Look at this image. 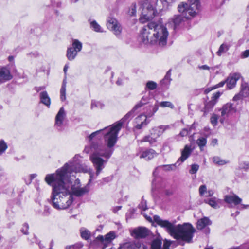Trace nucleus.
<instances>
[{"label":"nucleus","instance_id":"obj_50","mask_svg":"<svg viewBox=\"0 0 249 249\" xmlns=\"http://www.w3.org/2000/svg\"><path fill=\"white\" fill-rule=\"evenodd\" d=\"M29 229V225L27 223H24L23 225V227L21 229V231L24 234L27 235L28 234V230Z\"/></svg>","mask_w":249,"mask_h":249},{"label":"nucleus","instance_id":"obj_12","mask_svg":"<svg viewBox=\"0 0 249 249\" xmlns=\"http://www.w3.org/2000/svg\"><path fill=\"white\" fill-rule=\"evenodd\" d=\"M240 77L241 75L239 73L230 74L225 80L227 88L231 89L235 87L237 81L240 79Z\"/></svg>","mask_w":249,"mask_h":249},{"label":"nucleus","instance_id":"obj_58","mask_svg":"<svg viewBox=\"0 0 249 249\" xmlns=\"http://www.w3.org/2000/svg\"><path fill=\"white\" fill-rule=\"evenodd\" d=\"M199 68L200 69L208 70L210 69V67L209 66H208L207 65H202V66H199Z\"/></svg>","mask_w":249,"mask_h":249},{"label":"nucleus","instance_id":"obj_54","mask_svg":"<svg viewBox=\"0 0 249 249\" xmlns=\"http://www.w3.org/2000/svg\"><path fill=\"white\" fill-rule=\"evenodd\" d=\"M189 130L186 128H184L181 131V132L179 133V135L182 137H184L187 136Z\"/></svg>","mask_w":249,"mask_h":249},{"label":"nucleus","instance_id":"obj_27","mask_svg":"<svg viewBox=\"0 0 249 249\" xmlns=\"http://www.w3.org/2000/svg\"><path fill=\"white\" fill-rule=\"evenodd\" d=\"M181 13H182V15H175L172 18V20L174 24L175 28H176L183 21V16L186 19H188L183 15L182 12Z\"/></svg>","mask_w":249,"mask_h":249},{"label":"nucleus","instance_id":"obj_33","mask_svg":"<svg viewBox=\"0 0 249 249\" xmlns=\"http://www.w3.org/2000/svg\"><path fill=\"white\" fill-rule=\"evenodd\" d=\"M149 100V98L148 96H143L140 102L137 104L134 107V109H138V108L141 107L144 105L146 104Z\"/></svg>","mask_w":249,"mask_h":249},{"label":"nucleus","instance_id":"obj_38","mask_svg":"<svg viewBox=\"0 0 249 249\" xmlns=\"http://www.w3.org/2000/svg\"><path fill=\"white\" fill-rule=\"evenodd\" d=\"M207 143V139L204 137H200L196 141V143L202 150V147L205 146Z\"/></svg>","mask_w":249,"mask_h":249},{"label":"nucleus","instance_id":"obj_13","mask_svg":"<svg viewBox=\"0 0 249 249\" xmlns=\"http://www.w3.org/2000/svg\"><path fill=\"white\" fill-rule=\"evenodd\" d=\"M13 76L8 68L6 67L0 68V83H3L11 80Z\"/></svg>","mask_w":249,"mask_h":249},{"label":"nucleus","instance_id":"obj_42","mask_svg":"<svg viewBox=\"0 0 249 249\" xmlns=\"http://www.w3.org/2000/svg\"><path fill=\"white\" fill-rule=\"evenodd\" d=\"M218 119V115L215 114H213L210 119L211 124L213 126H216L217 124Z\"/></svg>","mask_w":249,"mask_h":249},{"label":"nucleus","instance_id":"obj_39","mask_svg":"<svg viewBox=\"0 0 249 249\" xmlns=\"http://www.w3.org/2000/svg\"><path fill=\"white\" fill-rule=\"evenodd\" d=\"M213 161L214 163L217 164L218 165H223L227 163V161H226L225 160L221 159L219 157H214L213 158Z\"/></svg>","mask_w":249,"mask_h":249},{"label":"nucleus","instance_id":"obj_61","mask_svg":"<svg viewBox=\"0 0 249 249\" xmlns=\"http://www.w3.org/2000/svg\"><path fill=\"white\" fill-rule=\"evenodd\" d=\"M123 83V82H122V80L121 79H120L119 78L117 81H116V84L118 85H121Z\"/></svg>","mask_w":249,"mask_h":249},{"label":"nucleus","instance_id":"obj_3","mask_svg":"<svg viewBox=\"0 0 249 249\" xmlns=\"http://www.w3.org/2000/svg\"><path fill=\"white\" fill-rule=\"evenodd\" d=\"M154 221L161 227L164 228L167 232L174 239L190 243L192 241L196 230L189 223L175 225L174 222L163 220L158 215H154Z\"/></svg>","mask_w":249,"mask_h":249},{"label":"nucleus","instance_id":"obj_34","mask_svg":"<svg viewBox=\"0 0 249 249\" xmlns=\"http://www.w3.org/2000/svg\"><path fill=\"white\" fill-rule=\"evenodd\" d=\"M161 246V241L159 239H154L151 243L152 249H160Z\"/></svg>","mask_w":249,"mask_h":249},{"label":"nucleus","instance_id":"obj_37","mask_svg":"<svg viewBox=\"0 0 249 249\" xmlns=\"http://www.w3.org/2000/svg\"><path fill=\"white\" fill-rule=\"evenodd\" d=\"M83 246L82 242H77L74 245L66 246L65 249H83Z\"/></svg>","mask_w":249,"mask_h":249},{"label":"nucleus","instance_id":"obj_4","mask_svg":"<svg viewBox=\"0 0 249 249\" xmlns=\"http://www.w3.org/2000/svg\"><path fill=\"white\" fill-rule=\"evenodd\" d=\"M141 34L144 43L164 46L167 44L169 33L167 28L160 21H153L143 27Z\"/></svg>","mask_w":249,"mask_h":249},{"label":"nucleus","instance_id":"obj_28","mask_svg":"<svg viewBox=\"0 0 249 249\" xmlns=\"http://www.w3.org/2000/svg\"><path fill=\"white\" fill-rule=\"evenodd\" d=\"M77 53L73 48L69 47L67 52V57L70 61L73 60L77 54Z\"/></svg>","mask_w":249,"mask_h":249},{"label":"nucleus","instance_id":"obj_30","mask_svg":"<svg viewBox=\"0 0 249 249\" xmlns=\"http://www.w3.org/2000/svg\"><path fill=\"white\" fill-rule=\"evenodd\" d=\"M66 82L64 80L60 89V99L63 101L66 100Z\"/></svg>","mask_w":249,"mask_h":249},{"label":"nucleus","instance_id":"obj_6","mask_svg":"<svg viewBox=\"0 0 249 249\" xmlns=\"http://www.w3.org/2000/svg\"><path fill=\"white\" fill-rule=\"evenodd\" d=\"M140 5L142 15L139 18V21L141 23H144L153 18L156 11L155 8L148 0L141 1Z\"/></svg>","mask_w":249,"mask_h":249},{"label":"nucleus","instance_id":"obj_44","mask_svg":"<svg viewBox=\"0 0 249 249\" xmlns=\"http://www.w3.org/2000/svg\"><path fill=\"white\" fill-rule=\"evenodd\" d=\"M239 168L240 169H243L245 171H247L249 169V162L245 161L241 162L239 164Z\"/></svg>","mask_w":249,"mask_h":249},{"label":"nucleus","instance_id":"obj_47","mask_svg":"<svg viewBox=\"0 0 249 249\" xmlns=\"http://www.w3.org/2000/svg\"><path fill=\"white\" fill-rule=\"evenodd\" d=\"M160 105L162 107H169L171 108H173L174 107L173 104L171 102L168 101L161 102L160 103Z\"/></svg>","mask_w":249,"mask_h":249},{"label":"nucleus","instance_id":"obj_22","mask_svg":"<svg viewBox=\"0 0 249 249\" xmlns=\"http://www.w3.org/2000/svg\"><path fill=\"white\" fill-rule=\"evenodd\" d=\"M39 97L40 102L44 105H46L48 107H49L51 104V101L47 92L46 91L41 92L40 93Z\"/></svg>","mask_w":249,"mask_h":249},{"label":"nucleus","instance_id":"obj_23","mask_svg":"<svg viewBox=\"0 0 249 249\" xmlns=\"http://www.w3.org/2000/svg\"><path fill=\"white\" fill-rule=\"evenodd\" d=\"M156 155L155 151L152 149H147L142 153L140 156V158H146L147 160H150L153 158Z\"/></svg>","mask_w":249,"mask_h":249},{"label":"nucleus","instance_id":"obj_35","mask_svg":"<svg viewBox=\"0 0 249 249\" xmlns=\"http://www.w3.org/2000/svg\"><path fill=\"white\" fill-rule=\"evenodd\" d=\"M90 27L95 32H103L101 26L95 20L90 22Z\"/></svg>","mask_w":249,"mask_h":249},{"label":"nucleus","instance_id":"obj_40","mask_svg":"<svg viewBox=\"0 0 249 249\" xmlns=\"http://www.w3.org/2000/svg\"><path fill=\"white\" fill-rule=\"evenodd\" d=\"M171 70L170 69L166 73L164 79L162 80V82L165 84H168L170 83L171 78Z\"/></svg>","mask_w":249,"mask_h":249},{"label":"nucleus","instance_id":"obj_2","mask_svg":"<svg viewBox=\"0 0 249 249\" xmlns=\"http://www.w3.org/2000/svg\"><path fill=\"white\" fill-rule=\"evenodd\" d=\"M78 157V155H75L73 161L66 163L61 168L57 170L55 174L46 176L45 181L53 188L49 201L56 209H67L73 202V196L70 191L71 183L67 180L68 174L72 172L88 171V166L80 164L77 160Z\"/></svg>","mask_w":249,"mask_h":249},{"label":"nucleus","instance_id":"obj_45","mask_svg":"<svg viewBox=\"0 0 249 249\" xmlns=\"http://www.w3.org/2000/svg\"><path fill=\"white\" fill-rule=\"evenodd\" d=\"M199 165L198 164H194L191 165L189 173L191 174H196L199 169Z\"/></svg>","mask_w":249,"mask_h":249},{"label":"nucleus","instance_id":"obj_64","mask_svg":"<svg viewBox=\"0 0 249 249\" xmlns=\"http://www.w3.org/2000/svg\"><path fill=\"white\" fill-rule=\"evenodd\" d=\"M68 68V65H65L64 67V69H63V71H64V72L65 73H66V72H67Z\"/></svg>","mask_w":249,"mask_h":249},{"label":"nucleus","instance_id":"obj_11","mask_svg":"<svg viewBox=\"0 0 249 249\" xmlns=\"http://www.w3.org/2000/svg\"><path fill=\"white\" fill-rule=\"evenodd\" d=\"M107 28L112 31L116 35H119L121 32L122 28L116 19L109 18L107 24Z\"/></svg>","mask_w":249,"mask_h":249},{"label":"nucleus","instance_id":"obj_46","mask_svg":"<svg viewBox=\"0 0 249 249\" xmlns=\"http://www.w3.org/2000/svg\"><path fill=\"white\" fill-rule=\"evenodd\" d=\"M139 208L142 210L143 211H145L147 209L146 201L144 200L143 198H142V201L141 203L138 206Z\"/></svg>","mask_w":249,"mask_h":249},{"label":"nucleus","instance_id":"obj_1","mask_svg":"<svg viewBox=\"0 0 249 249\" xmlns=\"http://www.w3.org/2000/svg\"><path fill=\"white\" fill-rule=\"evenodd\" d=\"M136 110L133 107L120 121L96 131L89 136L90 145L86 146L84 151L87 154L91 152L89 159L96 170V176L105 167L108 160L111 156L118 140V133L123 123L131 119L134 116V112Z\"/></svg>","mask_w":249,"mask_h":249},{"label":"nucleus","instance_id":"obj_16","mask_svg":"<svg viewBox=\"0 0 249 249\" xmlns=\"http://www.w3.org/2000/svg\"><path fill=\"white\" fill-rule=\"evenodd\" d=\"M147 117H148L145 114H142L137 117L135 119L137 124L135 126V128L137 129H141L146 127L149 123V121L147 120Z\"/></svg>","mask_w":249,"mask_h":249},{"label":"nucleus","instance_id":"obj_24","mask_svg":"<svg viewBox=\"0 0 249 249\" xmlns=\"http://www.w3.org/2000/svg\"><path fill=\"white\" fill-rule=\"evenodd\" d=\"M167 127V126L160 125L158 127L153 128L151 130V132H153L154 136L156 135L155 138L157 139L162 135Z\"/></svg>","mask_w":249,"mask_h":249},{"label":"nucleus","instance_id":"obj_25","mask_svg":"<svg viewBox=\"0 0 249 249\" xmlns=\"http://www.w3.org/2000/svg\"><path fill=\"white\" fill-rule=\"evenodd\" d=\"M153 134L150 132V135L144 136L142 140H138V142L141 143L143 142H148L150 145H152L157 142L156 138L152 137Z\"/></svg>","mask_w":249,"mask_h":249},{"label":"nucleus","instance_id":"obj_7","mask_svg":"<svg viewBox=\"0 0 249 249\" xmlns=\"http://www.w3.org/2000/svg\"><path fill=\"white\" fill-rule=\"evenodd\" d=\"M192 152V149L191 148V146L188 145H186L184 149L181 151L180 157L178 158L175 164L163 165L159 166L158 168L166 171L174 170L176 168V165L178 164V165H179L181 163L184 162L189 157Z\"/></svg>","mask_w":249,"mask_h":249},{"label":"nucleus","instance_id":"obj_8","mask_svg":"<svg viewBox=\"0 0 249 249\" xmlns=\"http://www.w3.org/2000/svg\"><path fill=\"white\" fill-rule=\"evenodd\" d=\"M237 103L236 104L231 103H227L222 106L219 109V110L221 111V116L219 121L221 123H223L231 115L237 111Z\"/></svg>","mask_w":249,"mask_h":249},{"label":"nucleus","instance_id":"obj_10","mask_svg":"<svg viewBox=\"0 0 249 249\" xmlns=\"http://www.w3.org/2000/svg\"><path fill=\"white\" fill-rule=\"evenodd\" d=\"M249 95V87L247 83H243L241 85L240 92L236 94L233 98L232 101L237 102V104L242 102L243 99L247 97Z\"/></svg>","mask_w":249,"mask_h":249},{"label":"nucleus","instance_id":"obj_29","mask_svg":"<svg viewBox=\"0 0 249 249\" xmlns=\"http://www.w3.org/2000/svg\"><path fill=\"white\" fill-rule=\"evenodd\" d=\"M230 47V45L226 43H224L222 44L219 48L218 51L217 52V54L218 56H220L222 53H226L227 51H228Z\"/></svg>","mask_w":249,"mask_h":249},{"label":"nucleus","instance_id":"obj_62","mask_svg":"<svg viewBox=\"0 0 249 249\" xmlns=\"http://www.w3.org/2000/svg\"><path fill=\"white\" fill-rule=\"evenodd\" d=\"M44 88H45L44 87H36V89L37 92H39L40 90L44 89Z\"/></svg>","mask_w":249,"mask_h":249},{"label":"nucleus","instance_id":"obj_15","mask_svg":"<svg viewBox=\"0 0 249 249\" xmlns=\"http://www.w3.org/2000/svg\"><path fill=\"white\" fill-rule=\"evenodd\" d=\"M224 201L230 205V207H232L233 204L234 206H237L241 204L242 200L236 195H233L225 196Z\"/></svg>","mask_w":249,"mask_h":249},{"label":"nucleus","instance_id":"obj_21","mask_svg":"<svg viewBox=\"0 0 249 249\" xmlns=\"http://www.w3.org/2000/svg\"><path fill=\"white\" fill-rule=\"evenodd\" d=\"M212 222L207 217H204L199 220L197 222V228L198 230L205 229L206 226L211 225Z\"/></svg>","mask_w":249,"mask_h":249},{"label":"nucleus","instance_id":"obj_60","mask_svg":"<svg viewBox=\"0 0 249 249\" xmlns=\"http://www.w3.org/2000/svg\"><path fill=\"white\" fill-rule=\"evenodd\" d=\"M165 194L168 196H171L173 194V192L172 191L167 190L165 191Z\"/></svg>","mask_w":249,"mask_h":249},{"label":"nucleus","instance_id":"obj_53","mask_svg":"<svg viewBox=\"0 0 249 249\" xmlns=\"http://www.w3.org/2000/svg\"><path fill=\"white\" fill-rule=\"evenodd\" d=\"M225 83H226L225 80L221 81V82H219L218 84L213 86L212 87V89H214L222 87L225 85Z\"/></svg>","mask_w":249,"mask_h":249},{"label":"nucleus","instance_id":"obj_36","mask_svg":"<svg viewBox=\"0 0 249 249\" xmlns=\"http://www.w3.org/2000/svg\"><path fill=\"white\" fill-rule=\"evenodd\" d=\"M173 141V140L172 139L169 138L167 139L163 144L162 148L163 150H165L167 149L169 151H170L172 149V143Z\"/></svg>","mask_w":249,"mask_h":249},{"label":"nucleus","instance_id":"obj_49","mask_svg":"<svg viewBox=\"0 0 249 249\" xmlns=\"http://www.w3.org/2000/svg\"><path fill=\"white\" fill-rule=\"evenodd\" d=\"M104 105L100 102L92 101L91 104V108H94V107H100L102 108Z\"/></svg>","mask_w":249,"mask_h":249},{"label":"nucleus","instance_id":"obj_56","mask_svg":"<svg viewBox=\"0 0 249 249\" xmlns=\"http://www.w3.org/2000/svg\"><path fill=\"white\" fill-rule=\"evenodd\" d=\"M160 0L161 1V2L163 4H165V3L170 4V3H172L173 2L176 1V0Z\"/></svg>","mask_w":249,"mask_h":249},{"label":"nucleus","instance_id":"obj_32","mask_svg":"<svg viewBox=\"0 0 249 249\" xmlns=\"http://www.w3.org/2000/svg\"><path fill=\"white\" fill-rule=\"evenodd\" d=\"M72 47L77 52H80L82 48V44L77 39H73L72 42Z\"/></svg>","mask_w":249,"mask_h":249},{"label":"nucleus","instance_id":"obj_55","mask_svg":"<svg viewBox=\"0 0 249 249\" xmlns=\"http://www.w3.org/2000/svg\"><path fill=\"white\" fill-rule=\"evenodd\" d=\"M249 56V50H247L242 52V58H247Z\"/></svg>","mask_w":249,"mask_h":249},{"label":"nucleus","instance_id":"obj_5","mask_svg":"<svg viewBox=\"0 0 249 249\" xmlns=\"http://www.w3.org/2000/svg\"><path fill=\"white\" fill-rule=\"evenodd\" d=\"M200 7L199 0H188V2H182L178 5L179 12H182L187 18L194 17L198 12Z\"/></svg>","mask_w":249,"mask_h":249},{"label":"nucleus","instance_id":"obj_14","mask_svg":"<svg viewBox=\"0 0 249 249\" xmlns=\"http://www.w3.org/2000/svg\"><path fill=\"white\" fill-rule=\"evenodd\" d=\"M149 231L145 227H139L133 230L132 235L135 238H145L149 235Z\"/></svg>","mask_w":249,"mask_h":249},{"label":"nucleus","instance_id":"obj_52","mask_svg":"<svg viewBox=\"0 0 249 249\" xmlns=\"http://www.w3.org/2000/svg\"><path fill=\"white\" fill-rule=\"evenodd\" d=\"M207 187L205 185H201L199 188V193L200 196L204 195V193L206 192Z\"/></svg>","mask_w":249,"mask_h":249},{"label":"nucleus","instance_id":"obj_43","mask_svg":"<svg viewBox=\"0 0 249 249\" xmlns=\"http://www.w3.org/2000/svg\"><path fill=\"white\" fill-rule=\"evenodd\" d=\"M7 146L3 140L0 141V154L3 153L7 149Z\"/></svg>","mask_w":249,"mask_h":249},{"label":"nucleus","instance_id":"obj_17","mask_svg":"<svg viewBox=\"0 0 249 249\" xmlns=\"http://www.w3.org/2000/svg\"><path fill=\"white\" fill-rule=\"evenodd\" d=\"M115 238V234L114 231H110L105 236L99 235L96 238V240L100 241L101 243L106 245L110 243Z\"/></svg>","mask_w":249,"mask_h":249},{"label":"nucleus","instance_id":"obj_59","mask_svg":"<svg viewBox=\"0 0 249 249\" xmlns=\"http://www.w3.org/2000/svg\"><path fill=\"white\" fill-rule=\"evenodd\" d=\"M213 195V192L212 190H210L208 191V195L207 196H212Z\"/></svg>","mask_w":249,"mask_h":249},{"label":"nucleus","instance_id":"obj_31","mask_svg":"<svg viewBox=\"0 0 249 249\" xmlns=\"http://www.w3.org/2000/svg\"><path fill=\"white\" fill-rule=\"evenodd\" d=\"M80 231L81 236L83 239L87 240L90 238V232L89 230L83 228L80 229Z\"/></svg>","mask_w":249,"mask_h":249},{"label":"nucleus","instance_id":"obj_20","mask_svg":"<svg viewBox=\"0 0 249 249\" xmlns=\"http://www.w3.org/2000/svg\"><path fill=\"white\" fill-rule=\"evenodd\" d=\"M222 200L215 197H213L211 198L204 200L205 203L208 204L214 209H217L220 208L222 203Z\"/></svg>","mask_w":249,"mask_h":249},{"label":"nucleus","instance_id":"obj_48","mask_svg":"<svg viewBox=\"0 0 249 249\" xmlns=\"http://www.w3.org/2000/svg\"><path fill=\"white\" fill-rule=\"evenodd\" d=\"M158 108L159 106L157 105V104H156L154 105V106L152 107V112H147L146 115L148 117H152L154 114V113L158 110Z\"/></svg>","mask_w":249,"mask_h":249},{"label":"nucleus","instance_id":"obj_19","mask_svg":"<svg viewBox=\"0 0 249 249\" xmlns=\"http://www.w3.org/2000/svg\"><path fill=\"white\" fill-rule=\"evenodd\" d=\"M66 116V114L64 108L63 107H61L55 117V125L57 126L61 127L62 126Z\"/></svg>","mask_w":249,"mask_h":249},{"label":"nucleus","instance_id":"obj_41","mask_svg":"<svg viewBox=\"0 0 249 249\" xmlns=\"http://www.w3.org/2000/svg\"><path fill=\"white\" fill-rule=\"evenodd\" d=\"M157 85L156 83L149 81L147 82L146 84V88L149 89L150 90H154L156 89Z\"/></svg>","mask_w":249,"mask_h":249},{"label":"nucleus","instance_id":"obj_18","mask_svg":"<svg viewBox=\"0 0 249 249\" xmlns=\"http://www.w3.org/2000/svg\"><path fill=\"white\" fill-rule=\"evenodd\" d=\"M71 184V183L70 182ZM71 190L72 194L76 196H81L86 194L88 193L89 191V188L88 186H85L84 187H71L70 190Z\"/></svg>","mask_w":249,"mask_h":249},{"label":"nucleus","instance_id":"obj_9","mask_svg":"<svg viewBox=\"0 0 249 249\" xmlns=\"http://www.w3.org/2000/svg\"><path fill=\"white\" fill-rule=\"evenodd\" d=\"M223 92L217 91L214 93L211 98V100L205 103V106L203 108L204 114H206L210 111H212L213 107L215 105L218 101L220 96L222 94Z\"/></svg>","mask_w":249,"mask_h":249},{"label":"nucleus","instance_id":"obj_57","mask_svg":"<svg viewBox=\"0 0 249 249\" xmlns=\"http://www.w3.org/2000/svg\"><path fill=\"white\" fill-rule=\"evenodd\" d=\"M122 208V206H116L115 207H114L113 209V212L114 213H117L119 210H120Z\"/></svg>","mask_w":249,"mask_h":249},{"label":"nucleus","instance_id":"obj_26","mask_svg":"<svg viewBox=\"0 0 249 249\" xmlns=\"http://www.w3.org/2000/svg\"><path fill=\"white\" fill-rule=\"evenodd\" d=\"M119 249H141V245L139 243H125L121 246Z\"/></svg>","mask_w":249,"mask_h":249},{"label":"nucleus","instance_id":"obj_63","mask_svg":"<svg viewBox=\"0 0 249 249\" xmlns=\"http://www.w3.org/2000/svg\"><path fill=\"white\" fill-rule=\"evenodd\" d=\"M217 140L216 139H213L212 142L213 145H216L217 143Z\"/></svg>","mask_w":249,"mask_h":249},{"label":"nucleus","instance_id":"obj_51","mask_svg":"<svg viewBox=\"0 0 249 249\" xmlns=\"http://www.w3.org/2000/svg\"><path fill=\"white\" fill-rule=\"evenodd\" d=\"M136 12V5L135 4H133L129 10L128 13L130 16H135Z\"/></svg>","mask_w":249,"mask_h":249}]
</instances>
